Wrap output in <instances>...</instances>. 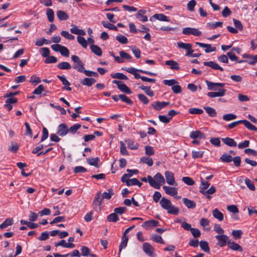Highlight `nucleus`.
Returning <instances> with one entry per match:
<instances>
[{
    "label": "nucleus",
    "instance_id": "nucleus-1",
    "mask_svg": "<svg viewBox=\"0 0 257 257\" xmlns=\"http://www.w3.org/2000/svg\"><path fill=\"white\" fill-rule=\"evenodd\" d=\"M207 89L209 90H218L217 92H209L207 95L208 97L214 98L216 97L223 96L226 92V90L223 88H217V87H223L225 85L223 83H216L206 80Z\"/></svg>",
    "mask_w": 257,
    "mask_h": 257
},
{
    "label": "nucleus",
    "instance_id": "nucleus-2",
    "mask_svg": "<svg viewBox=\"0 0 257 257\" xmlns=\"http://www.w3.org/2000/svg\"><path fill=\"white\" fill-rule=\"evenodd\" d=\"M148 179L150 186L156 189H159L161 186L165 183V180L160 173H157L154 178L148 175Z\"/></svg>",
    "mask_w": 257,
    "mask_h": 257
},
{
    "label": "nucleus",
    "instance_id": "nucleus-3",
    "mask_svg": "<svg viewBox=\"0 0 257 257\" xmlns=\"http://www.w3.org/2000/svg\"><path fill=\"white\" fill-rule=\"evenodd\" d=\"M71 59L73 62L76 63L73 65V68L80 72H83L84 70V64L80 58L76 55H72Z\"/></svg>",
    "mask_w": 257,
    "mask_h": 257
},
{
    "label": "nucleus",
    "instance_id": "nucleus-4",
    "mask_svg": "<svg viewBox=\"0 0 257 257\" xmlns=\"http://www.w3.org/2000/svg\"><path fill=\"white\" fill-rule=\"evenodd\" d=\"M182 33L186 35H193L195 36H200L202 34L201 32L198 29L190 27L183 28Z\"/></svg>",
    "mask_w": 257,
    "mask_h": 257
},
{
    "label": "nucleus",
    "instance_id": "nucleus-5",
    "mask_svg": "<svg viewBox=\"0 0 257 257\" xmlns=\"http://www.w3.org/2000/svg\"><path fill=\"white\" fill-rule=\"evenodd\" d=\"M177 45L179 48L187 50L186 56L190 55L191 53L194 52V50L192 49V45L190 43H185L182 42H177Z\"/></svg>",
    "mask_w": 257,
    "mask_h": 257
},
{
    "label": "nucleus",
    "instance_id": "nucleus-6",
    "mask_svg": "<svg viewBox=\"0 0 257 257\" xmlns=\"http://www.w3.org/2000/svg\"><path fill=\"white\" fill-rule=\"evenodd\" d=\"M215 238L218 240L217 244L220 247L225 246L229 240V237L226 235L223 234L216 235Z\"/></svg>",
    "mask_w": 257,
    "mask_h": 257
},
{
    "label": "nucleus",
    "instance_id": "nucleus-7",
    "mask_svg": "<svg viewBox=\"0 0 257 257\" xmlns=\"http://www.w3.org/2000/svg\"><path fill=\"white\" fill-rule=\"evenodd\" d=\"M143 250L146 254L149 256H153V252L155 250L153 246L148 242H145L143 244Z\"/></svg>",
    "mask_w": 257,
    "mask_h": 257
},
{
    "label": "nucleus",
    "instance_id": "nucleus-8",
    "mask_svg": "<svg viewBox=\"0 0 257 257\" xmlns=\"http://www.w3.org/2000/svg\"><path fill=\"white\" fill-rule=\"evenodd\" d=\"M124 70L128 72V73H130L133 75H134L137 72H139L142 73L148 74V75H149L151 76H156V74L154 73H152L150 71H145V70H143L141 69H137L134 67L125 68Z\"/></svg>",
    "mask_w": 257,
    "mask_h": 257
},
{
    "label": "nucleus",
    "instance_id": "nucleus-9",
    "mask_svg": "<svg viewBox=\"0 0 257 257\" xmlns=\"http://www.w3.org/2000/svg\"><path fill=\"white\" fill-rule=\"evenodd\" d=\"M69 132V128L65 123H61L58 126L57 134L60 136H64Z\"/></svg>",
    "mask_w": 257,
    "mask_h": 257
},
{
    "label": "nucleus",
    "instance_id": "nucleus-10",
    "mask_svg": "<svg viewBox=\"0 0 257 257\" xmlns=\"http://www.w3.org/2000/svg\"><path fill=\"white\" fill-rule=\"evenodd\" d=\"M101 192H99L96 195L92 203V206L95 210L97 211L98 207L100 206L102 202V198H100Z\"/></svg>",
    "mask_w": 257,
    "mask_h": 257
},
{
    "label": "nucleus",
    "instance_id": "nucleus-11",
    "mask_svg": "<svg viewBox=\"0 0 257 257\" xmlns=\"http://www.w3.org/2000/svg\"><path fill=\"white\" fill-rule=\"evenodd\" d=\"M165 176L167 183L170 185H174L175 184L174 174L169 171L165 172Z\"/></svg>",
    "mask_w": 257,
    "mask_h": 257
},
{
    "label": "nucleus",
    "instance_id": "nucleus-12",
    "mask_svg": "<svg viewBox=\"0 0 257 257\" xmlns=\"http://www.w3.org/2000/svg\"><path fill=\"white\" fill-rule=\"evenodd\" d=\"M169 104V102L155 101L152 103V105L155 110L159 111L168 105Z\"/></svg>",
    "mask_w": 257,
    "mask_h": 257
},
{
    "label": "nucleus",
    "instance_id": "nucleus-13",
    "mask_svg": "<svg viewBox=\"0 0 257 257\" xmlns=\"http://www.w3.org/2000/svg\"><path fill=\"white\" fill-rule=\"evenodd\" d=\"M195 44L199 46L200 47L205 48V52L207 53L214 52L216 50V48L212 47L210 44H204L200 42H196Z\"/></svg>",
    "mask_w": 257,
    "mask_h": 257
},
{
    "label": "nucleus",
    "instance_id": "nucleus-14",
    "mask_svg": "<svg viewBox=\"0 0 257 257\" xmlns=\"http://www.w3.org/2000/svg\"><path fill=\"white\" fill-rule=\"evenodd\" d=\"M146 13V11L143 10H139L136 15V18L142 22H146L148 21V17L145 15Z\"/></svg>",
    "mask_w": 257,
    "mask_h": 257
},
{
    "label": "nucleus",
    "instance_id": "nucleus-15",
    "mask_svg": "<svg viewBox=\"0 0 257 257\" xmlns=\"http://www.w3.org/2000/svg\"><path fill=\"white\" fill-rule=\"evenodd\" d=\"M159 225V222L155 220H150L144 222L142 225L143 227L144 228H149V227H154L157 226Z\"/></svg>",
    "mask_w": 257,
    "mask_h": 257
},
{
    "label": "nucleus",
    "instance_id": "nucleus-16",
    "mask_svg": "<svg viewBox=\"0 0 257 257\" xmlns=\"http://www.w3.org/2000/svg\"><path fill=\"white\" fill-rule=\"evenodd\" d=\"M163 188L166 194L171 196H175L177 195L178 193L177 190L176 188L171 187L168 186H164Z\"/></svg>",
    "mask_w": 257,
    "mask_h": 257
},
{
    "label": "nucleus",
    "instance_id": "nucleus-17",
    "mask_svg": "<svg viewBox=\"0 0 257 257\" xmlns=\"http://www.w3.org/2000/svg\"><path fill=\"white\" fill-rule=\"evenodd\" d=\"M204 65L215 70H219L221 71H223V69L222 67H221L217 63L213 61L204 62Z\"/></svg>",
    "mask_w": 257,
    "mask_h": 257
},
{
    "label": "nucleus",
    "instance_id": "nucleus-18",
    "mask_svg": "<svg viewBox=\"0 0 257 257\" xmlns=\"http://www.w3.org/2000/svg\"><path fill=\"white\" fill-rule=\"evenodd\" d=\"M227 245L229 248L233 250L242 251V247L233 241L229 240Z\"/></svg>",
    "mask_w": 257,
    "mask_h": 257
},
{
    "label": "nucleus",
    "instance_id": "nucleus-19",
    "mask_svg": "<svg viewBox=\"0 0 257 257\" xmlns=\"http://www.w3.org/2000/svg\"><path fill=\"white\" fill-rule=\"evenodd\" d=\"M160 204L163 209L167 210L169 209V207L172 205V203L170 201V200L165 197H163L161 199L160 201Z\"/></svg>",
    "mask_w": 257,
    "mask_h": 257
},
{
    "label": "nucleus",
    "instance_id": "nucleus-20",
    "mask_svg": "<svg viewBox=\"0 0 257 257\" xmlns=\"http://www.w3.org/2000/svg\"><path fill=\"white\" fill-rule=\"evenodd\" d=\"M190 137L193 139H205V135L199 131H193L190 133Z\"/></svg>",
    "mask_w": 257,
    "mask_h": 257
},
{
    "label": "nucleus",
    "instance_id": "nucleus-21",
    "mask_svg": "<svg viewBox=\"0 0 257 257\" xmlns=\"http://www.w3.org/2000/svg\"><path fill=\"white\" fill-rule=\"evenodd\" d=\"M154 18L158 20L163 22H169L170 20L168 17L162 14H156L154 15L150 19L152 21V18Z\"/></svg>",
    "mask_w": 257,
    "mask_h": 257
},
{
    "label": "nucleus",
    "instance_id": "nucleus-22",
    "mask_svg": "<svg viewBox=\"0 0 257 257\" xmlns=\"http://www.w3.org/2000/svg\"><path fill=\"white\" fill-rule=\"evenodd\" d=\"M96 82V80L93 78H85L81 81V83L83 85H86L88 87L92 86Z\"/></svg>",
    "mask_w": 257,
    "mask_h": 257
},
{
    "label": "nucleus",
    "instance_id": "nucleus-23",
    "mask_svg": "<svg viewBox=\"0 0 257 257\" xmlns=\"http://www.w3.org/2000/svg\"><path fill=\"white\" fill-rule=\"evenodd\" d=\"M222 141L225 145L229 147H236L237 145L236 142L233 139L228 137L222 138Z\"/></svg>",
    "mask_w": 257,
    "mask_h": 257
},
{
    "label": "nucleus",
    "instance_id": "nucleus-24",
    "mask_svg": "<svg viewBox=\"0 0 257 257\" xmlns=\"http://www.w3.org/2000/svg\"><path fill=\"white\" fill-rule=\"evenodd\" d=\"M241 123H242L249 130L257 131V127L252 125L250 122L246 119L241 120Z\"/></svg>",
    "mask_w": 257,
    "mask_h": 257
},
{
    "label": "nucleus",
    "instance_id": "nucleus-25",
    "mask_svg": "<svg viewBox=\"0 0 257 257\" xmlns=\"http://www.w3.org/2000/svg\"><path fill=\"white\" fill-rule=\"evenodd\" d=\"M213 216L219 221L223 220V214L218 209L215 208L212 211Z\"/></svg>",
    "mask_w": 257,
    "mask_h": 257
},
{
    "label": "nucleus",
    "instance_id": "nucleus-26",
    "mask_svg": "<svg viewBox=\"0 0 257 257\" xmlns=\"http://www.w3.org/2000/svg\"><path fill=\"white\" fill-rule=\"evenodd\" d=\"M91 51L98 56L102 55V51L101 48L97 45H91L90 47Z\"/></svg>",
    "mask_w": 257,
    "mask_h": 257
},
{
    "label": "nucleus",
    "instance_id": "nucleus-27",
    "mask_svg": "<svg viewBox=\"0 0 257 257\" xmlns=\"http://www.w3.org/2000/svg\"><path fill=\"white\" fill-rule=\"evenodd\" d=\"M183 201L185 206L188 208H194L196 207V203L194 201L187 198H183Z\"/></svg>",
    "mask_w": 257,
    "mask_h": 257
},
{
    "label": "nucleus",
    "instance_id": "nucleus-28",
    "mask_svg": "<svg viewBox=\"0 0 257 257\" xmlns=\"http://www.w3.org/2000/svg\"><path fill=\"white\" fill-rule=\"evenodd\" d=\"M56 14L58 18L61 21L67 20L69 18L68 14L61 10L58 11Z\"/></svg>",
    "mask_w": 257,
    "mask_h": 257
},
{
    "label": "nucleus",
    "instance_id": "nucleus-29",
    "mask_svg": "<svg viewBox=\"0 0 257 257\" xmlns=\"http://www.w3.org/2000/svg\"><path fill=\"white\" fill-rule=\"evenodd\" d=\"M165 64L170 66L171 69L174 70H179L178 63L174 60H168L165 61Z\"/></svg>",
    "mask_w": 257,
    "mask_h": 257
},
{
    "label": "nucleus",
    "instance_id": "nucleus-30",
    "mask_svg": "<svg viewBox=\"0 0 257 257\" xmlns=\"http://www.w3.org/2000/svg\"><path fill=\"white\" fill-rule=\"evenodd\" d=\"M57 67L61 70H69L71 68V66L69 63L67 62H62L57 65Z\"/></svg>",
    "mask_w": 257,
    "mask_h": 257
},
{
    "label": "nucleus",
    "instance_id": "nucleus-31",
    "mask_svg": "<svg viewBox=\"0 0 257 257\" xmlns=\"http://www.w3.org/2000/svg\"><path fill=\"white\" fill-rule=\"evenodd\" d=\"M14 223V220L12 218H9L6 219L5 221L0 225V228L4 229L7 227L9 226L13 225Z\"/></svg>",
    "mask_w": 257,
    "mask_h": 257
},
{
    "label": "nucleus",
    "instance_id": "nucleus-32",
    "mask_svg": "<svg viewBox=\"0 0 257 257\" xmlns=\"http://www.w3.org/2000/svg\"><path fill=\"white\" fill-rule=\"evenodd\" d=\"M199 244L202 250L207 253H209L210 248L208 246V243L206 241L201 240V241H200Z\"/></svg>",
    "mask_w": 257,
    "mask_h": 257
},
{
    "label": "nucleus",
    "instance_id": "nucleus-33",
    "mask_svg": "<svg viewBox=\"0 0 257 257\" xmlns=\"http://www.w3.org/2000/svg\"><path fill=\"white\" fill-rule=\"evenodd\" d=\"M125 142L127 144V147L131 150H137L138 148V145L135 144L134 141L130 139L125 140Z\"/></svg>",
    "mask_w": 257,
    "mask_h": 257
},
{
    "label": "nucleus",
    "instance_id": "nucleus-34",
    "mask_svg": "<svg viewBox=\"0 0 257 257\" xmlns=\"http://www.w3.org/2000/svg\"><path fill=\"white\" fill-rule=\"evenodd\" d=\"M128 240V238L126 235L122 236V241L119 246V253H120L122 248H124L126 246Z\"/></svg>",
    "mask_w": 257,
    "mask_h": 257
},
{
    "label": "nucleus",
    "instance_id": "nucleus-35",
    "mask_svg": "<svg viewBox=\"0 0 257 257\" xmlns=\"http://www.w3.org/2000/svg\"><path fill=\"white\" fill-rule=\"evenodd\" d=\"M101 24L103 26L106 28H108L109 30H112L115 31L118 30L117 27L114 26V25L110 24L107 21H102Z\"/></svg>",
    "mask_w": 257,
    "mask_h": 257
},
{
    "label": "nucleus",
    "instance_id": "nucleus-36",
    "mask_svg": "<svg viewBox=\"0 0 257 257\" xmlns=\"http://www.w3.org/2000/svg\"><path fill=\"white\" fill-rule=\"evenodd\" d=\"M87 162L91 166H93L98 167V162L99 161V159L98 157L94 158H87L86 159Z\"/></svg>",
    "mask_w": 257,
    "mask_h": 257
},
{
    "label": "nucleus",
    "instance_id": "nucleus-37",
    "mask_svg": "<svg viewBox=\"0 0 257 257\" xmlns=\"http://www.w3.org/2000/svg\"><path fill=\"white\" fill-rule=\"evenodd\" d=\"M139 87L141 89L143 90L148 96L153 97L154 95V92L151 90L150 86H145L144 85H142Z\"/></svg>",
    "mask_w": 257,
    "mask_h": 257
},
{
    "label": "nucleus",
    "instance_id": "nucleus-38",
    "mask_svg": "<svg viewBox=\"0 0 257 257\" xmlns=\"http://www.w3.org/2000/svg\"><path fill=\"white\" fill-rule=\"evenodd\" d=\"M112 78H116L120 80H127L128 78L126 76L121 73H115L111 74Z\"/></svg>",
    "mask_w": 257,
    "mask_h": 257
},
{
    "label": "nucleus",
    "instance_id": "nucleus-39",
    "mask_svg": "<svg viewBox=\"0 0 257 257\" xmlns=\"http://www.w3.org/2000/svg\"><path fill=\"white\" fill-rule=\"evenodd\" d=\"M46 15L48 21L50 22H53L54 20V13L52 9H48L46 11Z\"/></svg>",
    "mask_w": 257,
    "mask_h": 257
},
{
    "label": "nucleus",
    "instance_id": "nucleus-40",
    "mask_svg": "<svg viewBox=\"0 0 257 257\" xmlns=\"http://www.w3.org/2000/svg\"><path fill=\"white\" fill-rule=\"evenodd\" d=\"M204 109L205 110L206 112L208 114V115L211 117H215L216 116L217 113L215 110L209 106H206L204 107Z\"/></svg>",
    "mask_w": 257,
    "mask_h": 257
},
{
    "label": "nucleus",
    "instance_id": "nucleus-41",
    "mask_svg": "<svg viewBox=\"0 0 257 257\" xmlns=\"http://www.w3.org/2000/svg\"><path fill=\"white\" fill-rule=\"evenodd\" d=\"M141 162L147 164L149 166H152L153 165V161L152 158L148 157H144L141 158Z\"/></svg>",
    "mask_w": 257,
    "mask_h": 257
},
{
    "label": "nucleus",
    "instance_id": "nucleus-42",
    "mask_svg": "<svg viewBox=\"0 0 257 257\" xmlns=\"http://www.w3.org/2000/svg\"><path fill=\"white\" fill-rule=\"evenodd\" d=\"M121 91L124 92L126 94H130L132 93L131 89L125 84L121 83L120 85H118V88Z\"/></svg>",
    "mask_w": 257,
    "mask_h": 257
},
{
    "label": "nucleus",
    "instance_id": "nucleus-43",
    "mask_svg": "<svg viewBox=\"0 0 257 257\" xmlns=\"http://www.w3.org/2000/svg\"><path fill=\"white\" fill-rule=\"evenodd\" d=\"M220 160L223 162L229 163L232 160V157L227 154H223L220 158Z\"/></svg>",
    "mask_w": 257,
    "mask_h": 257
},
{
    "label": "nucleus",
    "instance_id": "nucleus-44",
    "mask_svg": "<svg viewBox=\"0 0 257 257\" xmlns=\"http://www.w3.org/2000/svg\"><path fill=\"white\" fill-rule=\"evenodd\" d=\"M107 220L109 222H115L117 220H118V217L117 214L114 212L112 213H111L107 217Z\"/></svg>",
    "mask_w": 257,
    "mask_h": 257
},
{
    "label": "nucleus",
    "instance_id": "nucleus-45",
    "mask_svg": "<svg viewBox=\"0 0 257 257\" xmlns=\"http://www.w3.org/2000/svg\"><path fill=\"white\" fill-rule=\"evenodd\" d=\"M167 212L169 214L177 215L179 212V209L172 204L169 209L167 210Z\"/></svg>",
    "mask_w": 257,
    "mask_h": 257
},
{
    "label": "nucleus",
    "instance_id": "nucleus-46",
    "mask_svg": "<svg viewBox=\"0 0 257 257\" xmlns=\"http://www.w3.org/2000/svg\"><path fill=\"white\" fill-rule=\"evenodd\" d=\"M119 98L123 102H125L126 103L132 105L133 102V101L125 95L124 94H119L118 95Z\"/></svg>",
    "mask_w": 257,
    "mask_h": 257
},
{
    "label": "nucleus",
    "instance_id": "nucleus-47",
    "mask_svg": "<svg viewBox=\"0 0 257 257\" xmlns=\"http://www.w3.org/2000/svg\"><path fill=\"white\" fill-rule=\"evenodd\" d=\"M113 194L114 193L113 190L112 189H109L108 190V192H105L102 194V199H106L109 200L111 198V196L113 195Z\"/></svg>",
    "mask_w": 257,
    "mask_h": 257
},
{
    "label": "nucleus",
    "instance_id": "nucleus-48",
    "mask_svg": "<svg viewBox=\"0 0 257 257\" xmlns=\"http://www.w3.org/2000/svg\"><path fill=\"white\" fill-rule=\"evenodd\" d=\"M19 149V146L16 143L12 142L11 145L9 147V151L13 153H16Z\"/></svg>",
    "mask_w": 257,
    "mask_h": 257
},
{
    "label": "nucleus",
    "instance_id": "nucleus-49",
    "mask_svg": "<svg viewBox=\"0 0 257 257\" xmlns=\"http://www.w3.org/2000/svg\"><path fill=\"white\" fill-rule=\"evenodd\" d=\"M116 40L122 44H126L128 43L127 38L123 35H119L116 36Z\"/></svg>",
    "mask_w": 257,
    "mask_h": 257
},
{
    "label": "nucleus",
    "instance_id": "nucleus-50",
    "mask_svg": "<svg viewBox=\"0 0 257 257\" xmlns=\"http://www.w3.org/2000/svg\"><path fill=\"white\" fill-rule=\"evenodd\" d=\"M182 180L186 184L189 186L193 185L195 184V181L189 177H183Z\"/></svg>",
    "mask_w": 257,
    "mask_h": 257
},
{
    "label": "nucleus",
    "instance_id": "nucleus-51",
    "mask_svg": "<svg viewBox=\"0 0 257 257\" xmlns=\"http://www.w3.org/2000/svg\"><path fill=\"white\" fill-rule=\"evenodd\" d=\"M152 239L157 243H160L161 244H164L165 242L162 239V237L161 236H159L158 235L154 234L151 237Z\"/></svg>",
    "mask_w": 257,
    "mask_h": 257
},
{
    "label": "nucleus",
    "instance_id": "nucleus-52",
    "mask_svg": "<svg viewBox=\"0 0 257 257\" xmlns=\"http://www.w3.org/2000/svg\"><path fill=\"white\" fill-rule=\"evenodd\" d=\"M242 233L241 230H233L231 233L234 239L240 238Z\"/></svg>",
    "mask_w": 257,
    "mask_h": 257
},
{
    "label": "nucleus",
    "instance_id": "nucleus-53",
    "mask_svg": "<svg viewBox=\"0 0 257 257\" xmlns=\"http://www.w3.org/2000/svg\"><path fill=\"white\" fill-rule=\"evenodd\" d=\"M245 183L247 187L251 191L255 190V186L253 183L249 179L246 178L245 179Z\"/></svg>",
    "mask_w": 257,
    "mask_h": 257
},
{
    "label": "nucleus",
    "instance_id": "nucleus-54",
    "mask_svg": "<svg viewBox=\"0 0 257 257\" xmlns=\"http://www.w3.org/2000/svg\"><path fill=\"white\" fill-rule=\"evenodd\" d=\"M236 115L232 113H228L223 115V119L225 121H230L235 119Z\"/></svg>",
    "mask_w": 257,
    "mask_h": 257
},
{
    "label": "nucleus",
    "instance_id": "nucleus-55",
    "mask_svg": "<svg viewBox=\"0 0 257 257\" xmlns=\"http://www.w3.org/2000/svg\"><path fill=\"white\" fill-rule=\"evenodd\" d=\"M120 152L121 154L122 155H126V156L128 155V153L127 152V151L126 150V148L124 143L123 142L120 141Z\"/></svg>",
    "mask_w": 257,
    "mask_h": 257
},
{
    "label": "nucleus",
    "instance_id": "nucleus-56",
    "mask_svg": "<svg viewBox=\"0 0 257 257\" xmlns=\"http://www.w3.org/2000/svg\"><path fill=\"white\" fill-rule=\"evenodd\" d=\"M196 5V2L195 0H191L189 1L187 5L188 10L190 12H193Z\"/></svg>",
    "mask_w": 257,
    "mask_h": 257
},
{
    "label": "nucleus",
    "instance_id": "nucleus-57",
    "mask_svg": "<svg viewBox=\"0 0 257 257\" xmlns=\"http://www.w3.org/2000/svg\"><path fill=\"white\" fill-rule=\"evenodd\" d=\"M57 58L53 56H48L45 60V63L46 64L55 63L57 62Z\"/></svg>",
    "mask_w": 257,
    "mask_h": 257
},
{
    "label": "nucleus",
    "instance_id": "nucleus-58",
    "mask_svg": "<svg viewBox=\"0 0 257 257\" xmlns=\"http://www.w3.org/2000/svg\"><path fill=\"white\" fill-rule=\"evenodd\" d=\"M61 35L66 38L68 40H72L74 39V36L69 33L68 31H62L61 32Z\"/></svg>",
    "mask_w": 257,
    "mask_h": 257
},
{
    "label": "nucleus",
    "instance_id": "nucleus-59",
    "mask_svg": "<svg viewBox=\"0 0 257 257\" xmlns=\"http://www.w3.org/2000/svg\"><path fill=\"white\" fill-rule=\"evenodd\" d=\"M81 127V125L80 124H75L69 128V132L72 134H74Z\"/></svg>",
    "mask_w": 257,
    "mask_h": 257
},
{
    "label": "nucleus",
    "instance_id": "nucleus-60",
    "mask_svg": "<svg viewBox=\"0 0 257 257\" xmlns=\"http://www.w3.org/2000/svg\"><path fill=\"white\" fill-rule=\"evenodd\" d=\"M78 42L84 48H86L87 46V41L82 37L78 36L77 38Z\"/></svg>",
    "mask_w": 257,
    "mask_h": 257
},
{
    "label": "nucleus",
    "instance_id": "nucleus-61",
    "mask_svg": "<svg viewBox=\"0 0 257 257\" xmlns=\"http://www.w3.org/2000/svg\"><path fill=\"white\" fill-rule=\"evenodd\" d=\"M145 153L149 156L153 155L155 154L154 148L150 146H147L145 147Z\"/></svg>",
    "mask_w": 257,
    "mask_h": 257
},
{
    "label": "nucleus",
    "instance_id": "nucleus-62",
    "mask_svg": "<svg viewBox=\"0 0 257 257\" xmlns=\"http://www.w3.org/2000/svg\"><path fill=\"white\" fill-rule=\"evenodd\" d=\"M40 53L41 55L43 57H47L50 55V50L46 47H43L41 48L40 49Z\"/></svg>",
    "mask_w": 257,
    "mask_h": 257
},
{
    "label": "nucleus",
    "instance_id": "nucleus-63",
    "mask_svg": "<svg viewBox=\"0 0 257 257\" xmlns=\"http://www.w3.org/2000/svg\"><path fill=\"white\" fill-rule=\"evenodd\" d=\"M60 53L61 54L65 57H68L69 55V50L67 48L64 46H61V48H60Z\"/></svg>",
    "mask_w": 257,
    "mask_h": 257
},
{
    "label": "nucleus",
    "instance_id": "nucleus-64",
    "mask_svg": "<svg viewBox=\"0 0 257 257\" xmlns=\"http://www.w3.org/2000/svg\"><path fill=\"white\" fill-rule=\"evenodd\" d=\"M127 210L125 207H119L115 208L114 209V212L117 215H121L124 213Z\"/></svg>",
    "mask_w": 257,
    "mask_h": 257
}]
</instances>
